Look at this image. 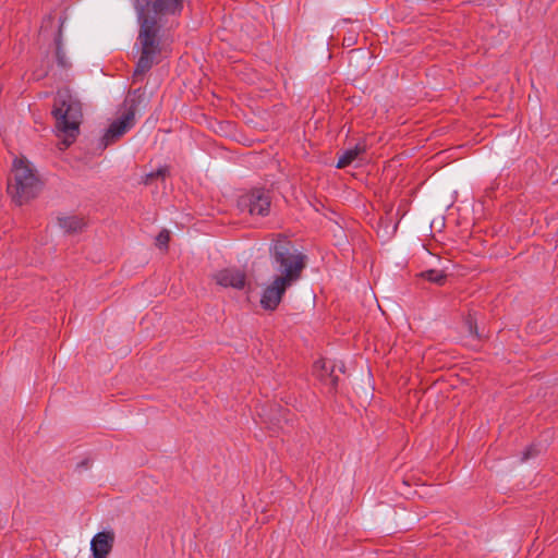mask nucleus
Masks as SVG:
<instances>
[{"mask_svg":"<svg viewBox=\"0 0 558 558\" xmlns=\"http://www.w3.org/2000/svg\"><path fill=\"white\" fill-rule=\"evenodd\" d=\"M138 21L141 24L138 45L141 57L138 59L135 75L147 72L158 52V33L163 17L178 13L182 8V0H138Z\"/></svg>","mask_w":558,"mask_h":558,"instance_id":"1","label":"nucleus"},{"mask_svg":"<svg viewBox=\"0 0 558 558\" xmlns=\"http://www.w3.org/2000/svg\"><path fill=\"white\" fill-rule=\"evenodd\" d=\"M271 252L276 274L265 283L260 295V305L267 311L277 308L286 290L299 280L305 266V256L283 238L274 241Z\"/></svg>","mask_w":558,"mask_h":558,"instance_id":"2","label":"nucleus"},{"mask_svg":"<svg viewBox=\"0 0 558 558\" xmlns=\"http://www.w3.org/2000/svg\"><path fill=\"white\" fill-rule=\"evenodd\" d=\"M52 113L56 119L57 136L64 147H69L80 133L81 105L68 89H62L58 93Z\"/></svg>","mask_w":558,"mask_h":558,"instance_id":"3","label":"nucleus"},{"mask_svg":"<svg viewBox=\"0 0 558 558\" xmlns=\"http://www.w3.org/2000/svg\"><path fill=\"white\" fill-rule=\"evenodd\" d=\"M39 189L40 182L32 165L24 158H16L13 162V181L8 186L12 199L22 205L35 197Z\"/></svg>","mask_w":558,"mask_h":558,"instance_id":"4","label":"nucleus"},{"mask_svg":"<svg viewBox=\"0 0 558 558\" xmlns=\"http://www.w3.org/2000/svg\"><path fill=\"white\" fill-rule=\"evenodd\" d=\"M238 207L250 215L265 216L269 211V195L260 189H254L240 196Z\"/></svg>","mask_w":558,"mask_h":558,"instance_id":"5","label":"nucleus"},{"mask_svg":"<svg viewBox=\"0 0 558 558\" xmlns=\"http://www.w3.org/2000/svg\"><path fill=\"white\" fill-rule=\"evenodd\" d=\"M135 122V107L134 104L130 106L120 114V117L110 124L105 134L107 143L114 141L126 133Z\"/></svg>","mask_w":558,"mask_h":558,"instance_id":"6","label":"nucleus"},{"mask_svg":"<svg viewBox=\"0 0 558 558\" xmlns=\"http://www.w3.org/2000/svg\"><path fill=\"white\" fill-rule=\"evenodd\" d=\"M215 281L225 288L243 289L246 284V276L240 269L227 268L215 275Z\"/></svg>","mask_w":558,"mask_h":558,"instance_id":"7","label":"nucleus"},{"mask_svg":"<svg viewBox=\"0 0 558 558\" xmlns=\"http://www.w3.org/2000/svg\"><path fill=\"white\" fill-rule=\"evenodd\" d=\"M113 542L114 534L112 532L97 533L90 542L94 558H107L112 549Z\"/></svg>","mask_w":558,"mask_h":558,"instance_id":"8","label":"nucleus"},{"mask_svg":"<svg viewBox=\"0 0 558 558\" xmlns=\"http://www.w3.org/2000/svg\"><path fill=\"white\" fill-rule=\"evenodd\" d=\"M366 147L364 144H357L355 147L345 150L339 158L337 162L338 168H344L351 165L353 161L359 159V157L365 151Z\"/></svg>","mask_w":558,"mask_h":558,"instance_id":"9","label":"nucleus"},{"mask_svg":"<svg viewBox=\"0 0 558 558\" xmlns=\"http://www.w3.org/2000/svg\"><path fill=\"white\" fill-rule=\"evenodd\" d=\"M58 225L64 232H76L83 228V220L76 216H60Z\"/></svg>","mask_w":558,"mask_h":558,"instance_id":"10","label":"nucleus"},{"mask_svg":"<svg viewBox=\"0 0 558 558\" xmlns=\"http://www.w3.org/2000/svg\"><path fill=\"white\" fill-rule=\"evenodd\" d=\"M446 276L447 275L445 274L444 270H436V269H430V270L422 272L423 278H425L426 280L434 282L436 284H442L445 282Z\"/></svg>","mask_w":558,"mask_h":558,"instance_id":"11","label":"nucleus"},{"mask_svg":"<svg viewBox=\"0 0 558 558\" xmlns=\"http://www.w3.org/2000/svg\"><path fill=\"white\" fill-rule=\"evenodd\" d=\"M169 242V232L168 231H161L158 236L156 238V244L160 247V248H166L167 247V244Z\"/></svg>","mask_w":558,"mask_h":558,"instance_id":"12","label":"nucleus"},{"mask_svg":"<svg viewBox=\"0 0 558 558\" xmlns=\"http://www.w3.org/2000/svg\"><path fill=\"white\" fill-rule=\"evenodd\" d=\"M167 168L161 167L157 170V172H151L147 175L148 179L155 178V177H163L166 174Z\"/></svg>","mask_w":558,"mask_h":558,"instance_id":"13","label":"nucleus"},{"mask_svg":"<svg viewBox=\"0 0 558 558\" xmlns=\"http://www.w3.org/2000/svg\"><path fill=\"white\" fill-rule=\"evenodd\" d=\"M468 331L470 335H476V324L472 319L466 322Z\"/></svg>","mask_w":558,"mask_h":558,"instance_id":"14","label":"nucleus"},{"mask_svg":"<svg viewBox=\"0 0 558 558\" xmlns=\"http://www.w3.org/2000/svg\"><path fill=\"white\" fill-rule=\"evenodd\" d=\"M535 454V450L534 448H529L525 452H524V457L522 458V460H526L529 459L531 456H534Z\"/></svg>","mask_w":558,"mask_h":558,"instance_id":"15","label":"nucleus"},{"mask_svg":"<svg viewBox=\"0 0 558 558\" xmlns=\"http://www.w3.org/2000/svg\"><path fill=\"white\" fill-rule=\"evenodd\" d=\"M326 362L325 361H318L315 363V368H325Z\"/></svg>","mask_w":558,"mask_h":558,"instance_id":"16","label":"nucleus"}]
</instances>
